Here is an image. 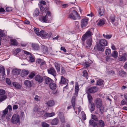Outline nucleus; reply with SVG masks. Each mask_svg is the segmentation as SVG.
Wrapping results in <instances>:
<instances>
[{
	"label": "nucleus",
	"mask_w": 127,
	"mask_h": 127,
	"mask_svg": "<svg viewBox=\"0 0 127 127\" xmlns=\"http://www.w3.org/2000/svg\"><path fill=\"white\" fill-rule=\"evenodd\" d=\"M12 110L11 106L8 105L4 110L1 111V117L3 119L5 120L6 119L8 121L10 120V118L11 116V111Z\"/></svg>",
	"instance_id": "obj_1"
},
{
	"label": "nucleus",
	"mask_w": 127,
	"mask_h": 127,
	"mask_svg": "<svg viewBox=\"0 0 127 127\" xmlns=\"http://www.w3.org/2000/svg\"><path fill=\"white\" fill-rule=\"evenodd\" d=\"M45 15L40 16L39 20L43 23H50L52 20L50 13L48 11L45 12Z\"/></svg>",
	"instance_id": "obj_2"
},
{
	"label": "nucleus",
	"mask_w": 127,
	"mask_h": 127,
	"mask_svg": "<svg viewBox=\"0 0 127 127\" xmlns=\"http://www.w3.org/2000/svg\"><path fill=\"white\" fill-rule=\"evenodd\" d=\"M76 17L78 19L80 18L79 15L76 10L75 8H72L71 9L68 18L75 20L76 19Z\"/></svg>",
	"instance_id": "obj_3"
},
{
	"label": "nucleus",
	"mask_w": 127,
	"mask_h": 127,
	"mask_svg": "<svg viewBox=\"0 0 127 127\" xmlns=\"http://www.w3.org/2000/svg\"><path fill=\"white\" fill-rule=\"evenodd\" d=\"M123 49L120 48L119 51V55L118 58L119 61L125 62L127 60V55L125 53H122Z\"/></svg>",
	"instance_id": "obj_4"
},
{
	"label": "nucleus",
	"mask_w": 127,
	"mask_h": 127,
	"mask_svg": "<svg viewBox=\"0 0 127 127\" xmlns=\"http://www.w3.org/2000/svg\"><path fill=\"white\" fill-rule=\"evenodd\" d=\"M76 99L75 96H73L72 98L71 102L72 105V106L73 107V108L76 114H79V113L81 110V108L80 107H75V100Z\"/></svg>",
	"instance_id": "obj_5"
},
{
	"label": "nucleus",
	"mask_w": 127,
	"mask_h": 127,
	"mask_svg": "<svg viewBox=\"0 0 127 127\" xmlns=\"http://www.w3.org/2000/svg\"><path fill=\"white\" fill-rule=\"evenodd\" d=\"M83 41V43L85 46L87 48H89L91 46L92 40L91 38H86L84 40H82Z\"/></svg>",
	"instance_id": "obj_6"
},
{
	"label": "nucleus",
	"mask_w": 127,
	"mask_h": 127,
	"mask_svg": "<svg viewBox=\"0 0 127 127\" xmlns=\"http://www.w3.org/2000/svg\"><path fill=\"white\" fill-rule=\"evenodd\" d=\"M34 112L36 113V114H38V116H41L45 118V116H44L45 113V112L43 111H40L39 109L38 108V105H37L35 106L33 110Z\"/></svg>",
	"instance_id": "obj_7"
},
{
	"label": "nucleus",
	"mask_w": 127,
	"mask_h": 127,
	"mask_svg": "<svg viewBox=\"0 0 127 127\" xmlns=\"http://www.w3.org/2000/svg\"><path fill=\"white\" fill-rule=\"evenodd\" d=\"M93 30L92 29H90L83 35L82 37V40H84L86 38H91L90 37L93 34Z\"/></svg>",
	"instance_id": "obj_8"
},
{
	"label": "nucleus",
	"mask_w": 127,
	"mask_h": 127,
	"mask_svg": "<svg viewBox=\"0 0 127 127\" xmlns=\"http://www.w3.org/2000/svg\"><path fill=\"white\" fill-rule=\"evenodd\" d=\"M11 122L13 124L20 123V119L19 116L18 114H15L13 116L11 119Z\"/></svg>",
	"instance_id": "obj_9"
},
{
	"label": "nucleus",
	"mask_w": 127,
	"mask_h": 127,
	"mask_svg": "<svg viewBox=\"0 0 127 127\" xmlns=\"http://www.w3.org/2000/svg\"><path fill=\"white\" fill-rule=\"evenodd\" d=\"M89 19L88 18L85 17L82 19L81 21V28L85 27L88 24Z\"/></svg>",
	"instance_id": "obj_10"
},
{
	"label": "nucleus",
	"mask_w": 127,
	"mask_h": 127,
	"mask_svg": "<svg viewBox=\"0 0 127 127\" xmlns=\"http://www.w3.org/2000/svg\"><path fill=\"white\" fill-rule=\"evenodd\" d=\"M5 93V90L2 89H0V101H2L7 98L6 96L4 95Z\"/></svg>",
	"instance_id": "obj_11"
},
{
	"label": "nucleus",
	"mask_w": 127,
	"mask_h": 127,
	"mask_svg": "<svg viewBox=\"0 0 127 127\" xmlns=\"http://www.w3.org/2000/svg\"><path fill=\"white\" fill-rule=\"evenodd\" d=\"M110 21L114 25L116 26L118 25V22L115 20V16L114 15L111 16L110 17Z\"/></svg>",
	"instance_id": "obj_12"
},
{
	"label": "nucleus",
	"mask_w": 127,
	"mask_h": 127,
	"mask_svg": "<svg viewBox=\"0 0 127 127\" xmlns=\"http://www.w3.org/2000/svg\"><path fill=\"white\" fill-rule=\"evenodd\" d=\"M98 90V89L95 87H92L89 88L88 89V91L90 93H95Z\"/></svg>",
	"instance_id": "obj_13"
},
{
	"label": "nucleus",
	"mask_w": 127,
	"mask_h": 127,
	"mask_svg": "<svg viewBox=\"0 0 127 127\" xmlns=\"http://www.w3.org/2000/svg\"><path fill=\"white\" fill-rule=\"evenodd\" d=\"M95 103L96 106L97 108L100 107L102 105V100L100 98L96 99Z\"/></svg>",
	"instance_id": "obj_14"
},
{
	"label": "nucleus",
	"mask_w": 127,
	"mask_h": 127,
	"mask_svg": "<svg viewBox=\"0 0 127 127\" xmlns=\"http://www.w3.org/2000/svg\"><path fill=\"white\" fill-rule=\"evenodd\" d=\"M47 34V32L43 30L40 31L39 32V34L38 35L41 36L43 38H46V35Z\"/></svg>",
	"instance_id": "obj_15"
},
{
	"label": "nucleus",
	"mask_w": 127,
	"mask_h": 127,
	"mask_svg": "<svg viewBox=\"0 0 127 127\" xmlns=\"http://www.w3.org/2000/svg\"><path fill=\"white\" fill-rule=\"evenodd\" d=\"M48 72L49 73L55 76L56 75V72L53 68H51L48 70Z\"/></svg>",
	"instance_id": "obj_16"
},
{
	"label": "nucleus",
	"mask_w": 127,
	"mask_h": 127,
	"mask_svg": "<svg viewBox=\"0 0 127 127\" xmlns=\"http://www.w3.org/2000/svg\"><path fill=\"white\" fill-rule=\"evenodd\" d=\"M35 80L39 83H41L43 81V79L41 76L38 75H36L35 78Z\"/></svg>",
	"instance_id": "obj_17"
},
{
	"label": "nucleus",
	"mask_w": 127,
	"mask_h": 127,
	"mask_svg": "<svg viewBox=\"0 0 127 127\" xmlns=\"http://www.w3.org/2000/svg\"><path fill=\"white\" fill-rule=\"evenodd\" d=\"M79 85L77 82L75 83V95L73 96H75L76 97L77 96L78 93L79 91Z\"/></svg>",
	"instance_id": "obj_18"
},
{
	"label": "nucleus",
	"mask_w": 127,
	"mask_h": 127,
	"mask_svg": "<svg viewBox=\"0 0 127 127\" xmlns=\"http://www.w3.org/2000/svg\"><path fill=\"white\" fill-rule=\"evenodd\" d=\"M61 83L63 84H67L66 86L64 87V88H67V83H68V80L67 79L66 80L63 76H61Z\"/></svg>",
	"instance_id": "obj_19"
},
{
	"label": "nucleus",
	"mask_w": 127,
	"mask_h": 127,
	"mask_svg": "<svg viewBox=\"0 0 127 127\" xmlns=\"http://www.w3.org/2000/svg\"><path fill=\"white\" fill-rule=\"evenodd\" d=\"M107 42L106 41L103 39H101L99 42V44L102 46H107Z\"/></svg>",
	"instance_id": "obj_20"
},
{
	"label": "nucleus",
	"mask_w": 127,
	"mask_h": 127,
	"mask_svg": "<svg viewBox=\"0 0 127 127\" xmlns=\"http://www.w3.org/2000/svg\"><path fill=\"white\" fill-rule=\"evenodd\" d=\"M97 24L98 26H101L105 24V20L103 19L99 20L97 22Z\"/></svg>",
	"instance_id": "obj_21"
},
{
	"label": "nucleus",
	"mask_w": 127,
	"mask_h": 127,
	"mask_svg": "<svg viewBox=\"0 0 127 127\" xmlns=\"http://www.w3.org/2000/svg\"><path fill=\"white\" fill-rule=\"evenodd\" d=\"M59 116L60 118V119L61 122L62 123H65L66 121L65 120L64 118V117L63 115H62V113L61 112H59Z\"/></svg>",
	"instance_id": "obj_22"
},
{
	"label": "nucleus",
	"mask_w": 127,
	"mask_h": 127,
	"mask_svg": "<svg viewBox=\"0 0 127 127\" xmlns=\"http://www.w3.org/2000/svg\"><path fill=\"white\" fill-rule=\"evenodd\" d=\"M59 122V120L57 118L53 119L51 122V125H57Z\"/></svg>",
	"instance_id": "obj_23"
},
{
	"label": "nucleus",
	"mask_w": 127,
	"mask_h": 127,
	"mask_svg": "<svg viewBox=\"0 0 127 127\" xmlns=\"http://www.w3.org/2000/svg\"><path fill=\"white\" fill-rule=\"evenodd\" d=\"M40 68L42 69H46L47 68L46 62L44 61H42V62L40 64Z\"/></svg>",
	"instance_id": "obj_24"
},
{
	"label": "nucleus",
	"mask_w": 127,
	"mask_h": 127,
	"mask_svg": "<svg viewBox=\"0 0 127 127\" xmlns=\"http://www.w3.org/2000/svg\"><path fill=\"white\" fill-rule=\"evenodd\" d=\"M97 49L99 51H103L104 50V46L99 44H97L96 46Z\"/></svg>",
	"instance_id": "obj_25"
},
{
	"label": "nucleus",
	"mask_w": 127,
	"mask_h": 127,
	"mask_svg": "<svg viewBox=\"0 0 127 127\" xmlns=\"http://www.w3.org/2000/svg\"><path fill=\"white\" fill-rule=\"evenodd\" d=\"M45 83L49 85L53 82L52 80L49 77H47L45 79Z\"/></svg>",
	"instance_id": "obj_26"
},
{
	"label": "nucleus",
	"mask_w": 127,
	"mask_h": 127,
	"mask_svg": "<svg viewBox=\"0 0 127 127\" xmlns=\"http://www.w3.org/2000/svg\"><path fill=\"white\" fill-rule=\"evenodd\" d=\"M10 44L13 45H17L18 43L16 40L15 39H11L10 40Z\"/></svg>",
	"instance_id": "obj_27"
},
{
	"label": "nucleus",
	"mask_w": 127,
	"mask_h": 127,
	"mask_svg": "<svg viewBox=\"0 0 127 127\" xmlns=\"http://www.w3.org/2000/svg\"><path fill=\"white\" fill-rule=\"evenodd\" d=\"M21 70L17 69H13L12 70V73L14 75H19L20 74Z\"/></svg>",
	"instance_id": "obj_28"
},
{
	"label": "nucleus",
	"mask_w": 127,
	"mask_h": 127,
	"mask_svg": "<svg viewBox=\"0 0 127 127\" xmlns=\"http://www.w3.org/2000/svg\"><path fill=\"white\" fill-rule=\"evenodd\" d=\"M99 12L100 16L104 15L105 12V10L104 8L102 7H99Z\"/></svg>",
	"instance_id": "obj_29"
},
{
	"label": "nucleus",
	"mask_w": 127,
	"mask_h": 127,
	"mask_svg": "<svg viewBox=\"0 0 127 127\" xmlns=\"http://www.w3.org/2000/svg\"><path fill=\"white\" fill-rule=\"evenodd\" d=\"M89 107L91 112L94 110L95 106L94 104L93 103H90V104L89 105Z\"/></svg>",
	"instance_id": "obj_30"
},
{
	"label": "nucleus",
	"mask_w": 127,
	"mask_h": 127,
	"mask_svg": "<svg viewBox=\"0 0 127 127\" xmlns=\"http://www.w3.org/2000/svg\"><path fill=\"white\" fill-rule=\"evenodd\" d=\"M46 104L48 106L51 107L55 105L54 102L53 100H50L47 102Z\"/></svg>",
	"instance_id": "obj_31"
},
{
	"label": "nucleus",
	"mask_w": 127,
	"mask_h": 127,
	"mask_svg": "<svg viewBox=\"0 0 127 127\" xmlns=\"http://www.w3.org/2000/svg\"><path fill=\"white\" fill-rule=\"evenodd\" d=\"M12 84L13 86L17 89H20L21 87V85L17 82H13Z\"/></svg>",
	"instance_id": "obj_32"
},
{
	"label": "nucleus",
	"mask_w": 127,
	"mask_h": 127,
	"mask_svg": "<svg viewBox=\"0 0 127 127\" xmlns=\"http://www.w3.org/2000/svg\"><path fill=\"white\" fill-rule=\"evenodd\" d=\"M55 115V113L54 112H52L50 113H46V114H45L44 115V116H45V119H46V118L53 117Z\"/></svg>",
	"instance_id": "obj_33"
},
{
	"label": "nucleus",
	"mask_w": 127,
	"mask_h": 127,
	"mask_svg": "<svg viewBox=\"0 0 127 127\" xmlns=\"http://www.w3.org/2000/svg\"><path fill=\"white\" fill-rule=\"evenodd\" d=\"M28 70H23L22 71L21 76L22 77L25 76L28 74Z\"/></svg>",
	"instance_id": "obj_34"
},
{
	"label": "nucleus",
	"mask_w": 127,
	"mask_h": 127,
	"mask_svg": "<svg viewBox=\"0 0 127 127\" xmlns=\"http://www.w3.org/2000/svg\"><path fill=\"white\" fill-rule=\"evenodd\" d=\"M32 48L35 50H38L39 49V47L38 45L37 44L34 43L32 44Z\"/></svg>",
	"instance_id": "obj_35"
},
{
	"label": "nucleus",
	"mask_w": 127,
	"mask_h": 127,
	"mask_svg": "<svg viewBox=\"0 0 127 127\" xmlns=\"http://www.w3.org/2000/svg\"><path fill=\"white\" fill-rule=\"evenodd\" d=\"M24 84L26 86L28 87H31L32 86L31 81L28 80H26L25 81Z\"/></svg>",
	"instance_id": "obj_36"
},
{
	"label": "nucleus",
	"mask_w": 127,
	"mask_h": 127,
	"mask_svg": "<svg viewBox=\"0 0 127 127\" xmlns=\"http://www.w3.org/2000/svg\"><path fill=\"white\" fill-rule=\"evenodd\" d=\"M2 72V76H4L5 74V71L4 67L2 66L0 67V73Z\"/></svg>",
	"instance_id": "obj_37"
},
{
	"label": "nucleus",
	"mask_w": 127,
	"mask_h": 127,
	"mask_svg": "<svg viewBox=\"0 0 127 127\" xmlns=\"http://www.w3.org/2000/svg\"><path fill=\"white\" fill-rule=\"evenodd\" d=\"M118 55V53L116 51H114L112 53V57L114 58H117Z\"/></svg>",
	"instance_id": "obj_38"
},
{
	"label": "nucleus",
	"mask_w": 127,
	"mask_h": 127,
	"mask_svg": "<svg viewBox=\"0 0 127 127\" xmlns=\"http://www.w3.org/2000/svg\"><path fill=\"white\" fill-rule=\"evenodd\" d=\"M39 13V9L37 8L33 12V15L34 16L36 17L38 15Z\"/></svg>",
	"instance_id": "obj_39"
},
{
	"label": "nucleus",
	"mask_w": 127,
	"mask_h": 127,
	"mask_svg": "<svg viewBox=\"0 0 127 127\" xmlns=\"http://www.w3.org/2000/svg\"><path fill=\"white\" fill-rule=\"evenodd\" d=\"M54 65L56 69L57 72L59 71L60 70V65L57 63H55L54 64Z\"/></svg>",
	"instance_id": "obj_40"
},
{
	"label": "nucleus",
	"mask_w": 127,
	"mask_h": 127,
	"mask_svg": "<svg viewBox=\"0 0 127 127\" xmlns=\"http://www.w3.org/2000/svg\"><path fill=\"white\" fill-rule=\"evenodd\" d=\"M51 89L52 90H54L56 88V85L53 82L49 85Z\"/></svg>",
	"instance_id": "obj_41"
},
{
	"label": "nucleus",
	"mask_w": 127,
	"mask_h": 127,
	"mask_svg": "<svg viewBox=\"0 0 127 127\" xmlns=\"http://www.w3.org/2000/svg\"><path fill=\"white\" fill-rule=\"evenodd\" d=\"M103 81L101 80H98L97 82L96 85L101 86L103 85Z\"/></svg>",
	"instance_id": "obj_42"
},
{
	"label": "nucleus",
	"mask_w": 127,
	"mask_h": 127,
	"mask_svg": "<svg viewBox=\"0 0 127 127\" xmlns=\"http://www.w3.org/2000/svg\"><path fill=\"white\" fill-rule=\"evenodd\" d=\"M81 116L82 118L84 120H85L86 119V117L85 114L83 111L81 112Z\"/></svg>",
	"instance_id": "obj_43"
},
{
	"label": "nucleus",
	"mask_w": 127,
	"mask_h": 127,
	"mask_svg": "<svg viewBox=\"0 0 127 127\" xmlns=\"http://www.w3.org/2000/svg\"><path fill=\"white\" fill-rule=\"evenodd\" d=\"M98 124L101 127H103L105 126V124L104 121L102 120L99 121Z\"/></svg>",
	"instance_id": "obj_44"
},
{
	"label": "nucleus",
	"mask_w": 127,
	"mask_h": 127,
	"mask_svg": "<svg viewBox=\"0 0 127 127\" xmlns=\"http://www.w3.org/2000/svg\"><path fill=\"white\" fill-rule=\"evenodd\" d=\"M119 74L122 77H124L125 75V73L124 71L121 70L119 71Z\"/></svg>",
	"instance_id": "obj_45"
},
{
	"label": "nucleus",
	"mask_w": 127,
	"mask_h": 127,
	"mask_svg": "<svg viewBox=\"0 0 127 127\" xmlns=\"http://www.w3.org/2000/svg\"><path fill=\"white\" fill-rule=\"evenodd\" d=\"M88 97L89 103H93L92 102L93 99V98L92 96L90 94H88Z\"/></svg>",
	"instance_id": "obj_46"
},
{
	"label": "nucleus",
	"mask_w": 127,
	"mask_h": 127,
	"mask_svg": "<svg viewBox=\"0 0 127 127\" xmlns=\"http://www.w3.org/2000/svg\"><path fill=\"white\" fill-rule=\"evenodd\" d=\"M103 36L104 37L107 39H109L111 38L112 36L110 34H106L105 35V34H103Z\"/></svg>",
	"instance_id": "obj_47"
},
{
	"label": "nucleus",
	"mask_w": 127,
	"mask_h": 127,
	"mask_svg": "<svg viewBox=\"0 0 127 127\" xmlns=\"http://www.w3.org/2000/svg\"><path fill=\"white\" fill-rule=\"evenodd\" d=\"M83 76L85 77L87 79H88V74L86 70H84L83 72Z\"/></svg>",
	"instance_id": "obj_48"
},
{
	"label": "nucleus",
	"mask_w": 127,
	"mask_h": 127,
	"mask_svg": "<svg viewBox=\"0 0 127 127\" xmlns=\"http://www.w3.org/2000/svg\"><path fill=\"white\" fill-rule=\"evenodd\" d=\"M3 31L2 30H0V35L1 37H3L4 36H5V37H8V36L6 35L5 34L3 33Z\"/></svg>",
	"instance_id": "obj_49"
},
{
	"label": "nucleus",
	"mask_w": 127,
	"mask_h": 127,
	"mask_svg": "<svg viewBox=\"0 0 127 127\" xmlns=\"http://www.w3.org/2000/svg\"><path fill=\"white\" fill-rule=\"evenodd\" d=\"M99 108L100 110L101 113H102L103 112L105 111V110L104 109V107L103 106L101 105L100 107H98Z\"/></svg>",
	"instance_id": "obj_50"
},
{
	"label": "nucleus",
	"mask_w": 127,
	"mask_h": 127,
	"mask_svg": "<svg viewBox=\"0 0 127 127\" xmlns=\"http://www.w3.org/2000/svg\"><path fill=\"white\" fill-rule=\"evenodd\" d=\"M41 97L37 95H35L34 98V99L36 101H38L40 100L41 99Z\"/></svg>",
	"instance_id": "obj_51"
},
{
	"label": "nucleus",
	"mask_w": 127,
	"mask_h": 127,
	"mask_svg": "<svg viewBox=\"0 0 127 127\" xmlns=\"http://www.w3.org/2000/svg\"><path fill=\"white\" fill-rule=\"evenodd\" d=\"M35 75V74L34 73V72H32L29 74V77L31 79H32L33 77Z\"/></svg>",
	"instance_id": "obj_52"
},
{
	"label": "nucleus",
	"mask_w": 127,
	"mask_h": 127,
	"mask_svg": "<svg viewBox=\"0 0 127 127\" xmlns=\"http://www.w3.org/2000/svg\"><path fill=\"white\" fill-rule=\"evenodd\" d=\"M105 54L107 55H109L111 54V50L110 49H107L105 51Z\"/></svg>",
	"instance_id": "obj_53"
},
{
	"label": "nucleus",
	"mask_w": 127,
	"mask_h": 127,
	"mask_svg": "<svg viewBox=\"0 0 127 127\" xmlns=\"http://www.w3.org/2000/svg\"><path fill=\"white\" fill-rule=\"evenodd\" d=\"M34 31L35 32L36 34L38 35L39 34V30L38 28H34Z\"/></svg>",
	"instance_id": "obj_54"
},
{
	"label": "nucleus",
	"mask_w": 127,
	"mask_h": 127,
	"mask_svg": "<svg viewBox=\"0 0 127 127\" xmlns=\"http://www.w3.org/2000/svg\"><path fill=\"white\" fill-rule=\"evenodd\" d=\"M42 125L43 127H49V126L48 124L45 122L42 123Z\"/></svg>",
	"instance_id": "obj_55"
},
{
	"label": "nucleus",
	"mask_w": 127,
	"mask_h": 127,
	"mask_svg": "<svg viewBox=\"0 0 127 127\" xmlns=\"http://www.w3.org/2000/svg\"><path fill=\"white\" fill-rule=\"evenodd\" d=\"M30 59L29 61L31 62H32L34 61V59L33 57L31 55L29 56Z\"/></svg>",
	"instance_id": "obj_56"
},
{
	"label": "nucleus",
	"mask_w": 127,
	"mask_h": 127,
	"mask_svg": "<svg viewBox=\"0 0 127 127\" xmlns=\"http://www.w3.org/2000/svg\"><path fill=\"white\" fill-rule=\"evenodd\" d=\"M22 52L24 54L27 55H30V56L31 55V54L30 53L24 50H22Z\"/></svg>",
	"instance_id": "obj_57"
},
{
	"label": "nucleus",
	"mask_w": 127,
	"mask_h": 127,
	"mask_svg": "<svg viewBox=\"0 0 127 127\" xmlns=\"http://www.w3.org/2000/svg\"><path fill=\"white\" fill-rule=\"evenodd\" d=\"M46 35V38H50L52 36V33L51 32H49L48 33H47Z\"/></svg>",
	"instance_id": "obj_58"
},
{
	"label": "nucleus",
	"mask_w": 127,
	"mask_h": 127,
	"mask_svg": "<svg viewBox=\"0 0 127 127\" xmlns=\"http://www.w3.org/2000/svg\"><path fill=\"white\" fill-rule=\"evenodd\" d=\"M92 119L95 121H97L98 120V119L96 116L95 115H92Z\"/></svg>",
	"instance_id": "obj_59"
},
{
	"label": "nucleus",
	"mask_w": 127,
	"mask_h": 127,
	"mask_svg": "<svg viewBox=\"0 0 127 127\" xmlns=\"http://www.w3.org/2000/svg\"><path fill=\"white\" fill-rule=\"evenodd\" d=\"M6 81L7 84L9 85L11 84V82L10 79L6 78Z\"/></svg>",
	"instance_id": "obj_60"
},
{
	"label": "nucleus",
	"mask_w": 127,
	"mask_h": 127,
	"mask_svg": "<svg viewBox=\"0 0 127 127\" xmlns=\"http://www.w3.org/2000/svg\"><path fill=\"white\" fill-rule=\"evenodd\" d=\"M5 10L7 12H9L11 11L12 10V8L11 7H7Z\"/></svg>",
	"instance_id": "obj_61"
},
{
	"label": "nucleus",
	"mask_w": 127,
	"mask_h": 127,
	"mask_svg": "<svg viewBox=\"0 0 127 127\" xmlns=\"http://www.w3.org/2000/svg\"><path fill=\"white\" fill-rule=\"evenodd\" d=\"M75 22V25L76 26V28L78 29L80 27V25L79 24L78 22L76 21Z\"/></svg>",
	"instance_id": "obj_62"
},
{
	"label": "nucleus",
	"mask_w": 127,
	"mask_h": 127,
	"mask_svg": "<svg viewBox=\"0 0 127 127\" xmlns=\"http://www.w3.org/2000/svg\"><path fill=\"white\" fill-rule=\"evenodd\" d=\"M43 60H41L40 59H37L36 60V62L38 64L41 63L42 62V61Z\"/></svg>",
	"instance_id": "obj_63"
},
{
	"label": "nucleus",
	"mask_w": 127,
	"mask_h": 127,
	"mask_svg": "<svg viewBox=\"0 0 127 127\" xmlns=\"http://www.w3.org/2000/svg\"><path fill=\"white\" fill-rule=\"evenodd\" d=\"M5 11V9L2 7L0 8V13H3Z\"/></svg>",
	"instance_id": "obj_64"
}]
</instances>
